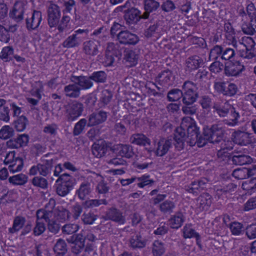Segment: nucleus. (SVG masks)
<instances>
[{"label":"nucleus","mask_w":256,"mask_h":256,"mask_svg":"<svg viewBox=\"0 0 256 256\" xmlns=\"http://www.w3.org/2000/svg\"><path fill=\"white\" fill-rule=\"evenodd\" d=\"M79 229V226L76 224H66L62 227V232L64 234H73Z\"/></svg>","instance_id":"nucleus-64"},{"label":"nucleus","mask_w":256,"mask_h":256,"mask_svg":"<svg viewBox=\"0 0 256 256\" xmlns=\"http://www.w3.org/2000/svg\"><path fill=\"white\" fill-rule=\"evenodd\" d=\"M82 42V38L76 34L68 36L63 42L62 46L66 48H72L78 46Z\"/></svg>","instance_id":"nucleus-30"},{"label":"nucleus","mask_w":256,"mask_h":256,"mask_svg":"<svg viewBox=\"0 0 256 256\" xmlns=\"http://www.w3.org/2000/svg\"><path fill=\"white\" fill-rule=\"evenodd\" d=\"M94 177L96 178L98 183L96 187V190L99 194H106L109 190V187L108 184L105 182L102 176L94 174Z\"/></svg>","instance_id":"nucleus-40"},{"label":"nucleus","mask_w":256,"mask_h":256,"mask_svg":"<svg viewBox=\"0 0 256 256\" xmlns=\"http://www.w3.org/2000/svg\"><path fill=\"white\" fill-rule=\"evenodd\" d=\"M13 53L14 48L12 46H5L2 48L0 52V58L4 61H8L10 60L11 56Z\"/></svg>","instance_id":"nucleus-52"},{"label":"nucleus","mask_w":256,"mask_h":256,"mask_svg":"<svg viewBox=\"0 0 256 256\" xmlns=\"http://www.w3.org/2000/svg\"><path fill=\"white\" fill-rule=\"evenodd\" d=\"M38 164L40 175L45 176L50 173L52 166V160H46L42 164Z\"/></svg>","instance_id":"nucleus-42"},{"label":"nucleus","mask_w":256,"mask_h":256,"mask_svg":"<svg viewBox=\"0 0 256 256\" xmlns=\"http://www.w3.org/2000/svg\"><path fill=\"white\" fill-rule=\"evenodd\" d=\"M32 183L34 186L43 189L47 188L48 185L47 180L40 176L34 177L32 180Z\"/></svg>","instance_id":"nucleus-56"},{"label":"nucleus","mask_w":256,"mask_h":256,"mask_svg":"<svg viewBox=\"0 0 256 256\" xmlns=\"http://www.w3.org/2000/svg\"><path fill=\"white\" fill-rule=\"evenodd\" d=\"M58 183L56 186V193L58 195L64 196L72 189L74 184L73 178L69 174H64L56 180Z\"/></svg>","instance_id":"nucleus-3"},{"label":"nucleus","mask_w":256,"mask_h":256,"mask_svg":"<svg viewBox=\"0 0 256 256\" xmlns=\"http://www.w3.org/2000/svg\"><path fill=\"white\" fill-rule=\"evenodd\" d=\"M182 92L178 89H174L170 90L168 94V98L170 101H176L182 97Z\"/></svg>","instance_id":"nucleus-62"},{"label":"nucleus","mask_w":256,"mask_h":256,"mask_svg":"<svg viewBox=\"0 0 256 256\" xmlns=\"http://www.w3.org/2000/svg\"><path fill=\"white\" fill-rule=\"evenodd\" d=\"M141 18H144L142 16L140 12L134 8L129 10L125 14V18L129 24H136Z\"/></svg>","instance_id":"nucleus-22"},{"label":"nucleus","mask_w":256,"mask_h":256,"mask_svg":"<svg viewBox=\"0 0 256 256\" xmlns=\"http://www.w3.org/2000/svg\"><path fill=\"white\" fill-rule=\"evenodd\" d=\"M131 143L142 146H146L150 144V140L142 134H132L130 138Z\"/></svg>","instance_id":"nucleus-24"},{"label":"nucleus","mask_w":256,"mask_h":256,"mask_svg":"<svg viewBox=\"0 0 256 256\" xmlns=\"http://www.w3.org/2000/svg\"><path fill=\"white\" fill-rule=\"evenodd\" d=\"M48 24L50 27L58 25L61 16L60 8L56 4H50L48 9Z\"/></svg>","instance_id":"nucleus-8"},{"label":"nucleus","mask_w":256,"mask_h":256,"mask_svg":"<svg viewBox=\"0 0 256 256\" xmlns=\"http://www.w3.org/2000/svg\"><path fill=\"white\" fill-rule=\"evenodd\" d=\"M24 14V6L23 3L20 2H15L12 10L10 12V18L19 22L23 19Z\"/></svg>","instance_id":"nucleus-19"},{"label":"nucleus","mask_w":256,"mask_h":256,"mask_svg":"<svg viewBox=\"0 0 256 256\" xmlns=\"http://www.w3.org/2000/svg\"><path fill=\"white\" fill-rule=\"evenodd\" d=\"M107 150L108 146L104 141L94 143L92 147V154L97 158H101L104 156Z\"/></svg>","instance_id":"nucleus-26"},{"label":"nucleus","mask_w":256,"mask_h":256,"mask_svg":"<svg viewBox=\"0 0 256 256\" xmlns=\"http://www.w3.org/2000/svg\"><path fill=\"white\" fill-rule=\"evenodd\" d=\"M151 249L153 256H162L166 250L164 244L158 240H156L152 242Z\"/></svg>","instance_id":"nucleus-31"},{"label":"nucleus","mask_w":256,"mask_h":256,"mask_svg":"<svg viewBox=\"0 0 256 256\" xmlns=\"http://www.w3.org/2000/svg\"><path fill=\"white\" fill-rule=\"evenodd\" d=\"M28 142V136L26 134H22L20 135L14 141V147L15 148H18L22 146H26Z\"/></svg>","instance_id":"nucleus-47"},{"label":"nucleus","mask_w":256,"mask_h":256,"mask_svg":"<svg viewBox=\"0 0 256 256\" xmlns=\"http://www.w3.org/2000/svg\"><path fill=\"white\" fill-rule=\"evenodd\" d=\"M232 138L236 144L240 145H246L250 142V134L244 131H235L232 134Z\"/></svg>","instance_id":"nucleus-15"},{"label":"nucleus","mask_w":256,"mask_h":256,"mask_svg":"<svg viewBox=\"0 0 256 256\" xmlns=\"http://www.w3.org/2000/svg\"><path fill=\"white\" fill-rule=\"evenodd\" d=\"M106 216L108 219L120 224H124L126 222L125 217L122 212L115 208L109 209L106 212Z\"/></svg>","instance_id":"nucleus-20"},{"label":"nucleus","mask_w":256,"mask_h":256,"mask_svg":"<svg viewBox=\"0 0 256 256\" xmlns=\"http://www.w3.org/2000/svg\"><path fill=\"white\" fill-rule=\"evenodd\" d=\"M136 180L138 182L137 185L140 188H143L145 186L151 185L154 182V180L150 178V176L146 174L140 177H136Z\"/></svg>","instance_id":"nucleus-43"},{"label":"nucleus","mask_w":256,"mask_h":256,"mask_svg":"<svg viewBox=\"0 0 256 256\" xmlns=\"http://www.w3.org/2000/svg\"><path fill=\"white\" fill-rule=\"evenodd\" d=\"M28 181V176L23 174H20L10 176L8 178V182L13 185H22Z\"/></svg>","instance_id":"nucleus-39"},{"label":"nucleus","mask_w":256,"mask_h":256,"mask_svg":"<svg viewBox=\"0 0 256 256\" xmlns=\"http://www.w3.org/2000/svg\"><path fill=\"white\" fill-rule=\"evenodd\" d=\"M92 80L97 82H104L106 80V75L103 71L94 72L90 76Z\"/></svg>","instance_id":"nucleus-61"},{"label":"nucleus","mask_w":256,"mask_h":256,"mask_svg":"<svg viewBox=\"0 0 256 256\" xmlns=\"http://www.w3.org/2000/svg\"><path fill=\"white\" fill-rule=\"evenodd\" d=\"M100 42L95 40H90L83 44V50L85 54L89 56H95L98 52Z\"/></svg>","instance_id":"nucleus-13"},{"label":"nucleus","mask_w":256,"mask_h":256,"mask_svg":"<svg viewBox=\"0 0 256 256\" xmlns=\"http://www.w3.org/2000/svg\"><path fill=\"white\" fill-rule=\"evenodd\" d=\"M242 30L244 33L248 34H256V17L251 20L250 26L243 24Z\"/></svg>","instance_id":"nucleus-50"},{"label":"nucleus","mask_w":256,"mask_h":256,"mask_svg":"<svg viewBox=\"0 0 256 256\" xmlns=\"http://www.w3.org/2000/svg\"><path fill=\"white\" fill-rule=\"evenodd\" d=\"M232 176L236 178L242 180L248 177V169L246 168H237L232 172Z\"/></svg>","instance_id":"nucleus-54"},{"label":"nucleus","mask_w":256,"mask_h":256,"mask_svg":"<svg viewBox=\"0 0 256 256\" xmlns=\"http://www.w3.org/2000/svg\"><path fill=\"white\" fill-rule=\"evenodd\" d=\"M90 183L88 181L82 182L77 190L76 194L82 200H84L92 192Z\"/></svg>","instance_id":"nucleus-23"},{"label":"nucleus","mask_w":256,"mask_h":256,"mask_svg":"<svg viewBox=\"0 0 256 256\" xmlns=\"http://www.w3.org/2000/svg\"><path fill=\"white\" fill-rule=\"evenodd\" d=\"M117 38L120 43L124 44L134 45L139 41V38L136 34L128 30L121 31L118 34Z\"/></svg>","instance_id":"nucleus-10"},{"label":"nucleus","mask_w":256,"mask_h":256,"mask_svg":"<svg viewBox=\"0 0 256 256\" xmlns=\"http://www.w3.org/2000/svg\"><path fill=\"white\" fill-rule=\"evenodd\" d=\"M52 212L54 216H56V215H57V218H56L57 220H65L70 218V212L62 207L58 208L57 210H52Z\"/></svg>","instance_id":"nucleus-49"},{"label":"nucleus","mask_w":256,"mask_h":256,"mask_svg":"<svg viewBox=\"0 0 256 256\" xmlns=\"http://www.w3.org/2000/svg\"><path fill=\"white\" fill-rule=\"evenodd\" d=\"M175 207L174 203L170 200H166L160 206V209L162 212H171Z\"/></svg>","instance_id":"nucleus-58"},{"label":"nucleus","mask_w":256,"mask_h":256,"mask_svg":"<svg viewBox=\"0 0 256 256\" xmlns=\"http://www.w3.org/2000/svg\"><path fill=\"white\" fill-rule=\"evenodd\" d=\"M226 38L228 44H232L239 52L241 57L248 59L254 57L253 48L255 43L252 38L244 36L238 42L234 33L232 30L226 32Z\"/></svg>","instance_id":"nucleus-2"},{"label":"nucleus","mask_w":256,"mask_h":256,"mask_svg":"<svg viewBox=\"0 0 256 256\" xmlns=\"http://www.w3.org/2000/svg\"><path fill=\"white\" fill-rule=\"evenodd\" d=\"M124 58L127 62H130L129 66H131L136 65L138 56L134 51L128 50L126 52Z\"/></svg>","instance_id":"nucleus-48"},{"label":"nucleus","mask_w":256,"mask_h":256,"mask_svg":"<svg viewBox=\"0 0 256 256\" xmlns=\"http://www.w3.org/2000/svg\"><path fill=\"white\" fill-rule=\"evenodd\" d=\"M86 123L87 120L85 118H82L76 123L73 130L74 135L78 136L84 130Z\"/></svg>","instance_id":"nucleus-59"},{"label":"nucleus","mask_w":256,"mask_h":256,"mask_svg":"<svg viewBox=\"0 0 256 256\" xmlns=\"http://www.w3.org/2000/svg\"><path fill=\"white\" fill-rule=\"evenodd\" d=\"M67 240L74 244L72 248V252L76 254L80 253L84 247V238L82 234L73 235L68 238Z\"/></svg>","instance_id":"nucleus-11"},{"label":"nucleus","mask_w":256,"mask_h":256,"mask_svg":"<svg viewBox=\"0 0 256 256\" xmlns=\"http://www.w3.org/2000/svg\"><path fill=\"white\" fill-rule=\"evenodd\" d=\"M64 92L66 96L70 98H76L80 94V88L76 83L70 84L64 88Z\"/></svg>","instance_id":"nucleus-34"},{"label":"nucleus","mask_w":256,"mask_h":256,"mask_svg":"<svg viewBox=\"0 0 256 256\" xmlns=\"http://www.w3.org/2000/svg\"><path fill=\"white\" fill-rule=\"evenodd\" d=\"M205 130L206 131V138L208 142L215 144L222 140L224 130L218 125H213L210 129Z\"/></svg>","instance_id":"nucleus-9"},{"label":"nucleus","mask_w":256,"mask_h":256,"mask_svg":"<svg viewBox=\"0 0 256 256\" xmlns=\"http://www.w3.org/2000/svg\"><path fill=\"white\" fill-rule=\"evenodd\" d=\"M28 124V120L24 116H20L16 122L14 126L18 132L23 131Z\"/></svg>","instance_id":"nucleus-55"},{"label":"nucleus","mask_w":256,"mask_h":256,"mask_svg":"<svg viewBox=\"0 0 256 256\" xmlns=\"http://www.w3.org/2000/svg\"><path fill=\"white\" fill-rule=\"evenodd\" d=\"M213 108L220 116H225L231 108V106L227 102H218L214 104Z\"/></svg>","instance_id":"nucleus-29"},{"label":"nucleus","mask_w":256,"mask_h":256,"mask_svg":"<svg viewBox=\"0 0 256 256\" xmlns=\"http://www.w3.org/2000/svg\"><path fill=\"white\" fill-rule=\"evenodd\" d=\"M202 62V60L198 56H190L186 60V70L189 72L196 70L200 66Z\"/></svg>","instance_id":"nucleus-25"},{"label":"nucleus","mask_w":256,"mask_h":256,"mask_svg":"<svg viewBox=\"0 0 256 256\" xmlns=\"http://www.w3.org/2000/svg\"><path fill=\"white\" fill-rule=\"evenodd\" d=\"M70 80L72 82L76 83L80 90L88 89L92 86L90 77L72 76Z\"/></svg>","instance_id":"nucleus-14"},{"label":"nucleus","mask_w":256,"mask_h":256,"mask_svg":"<svg viewBox=\"0 0 256 256\" xmlns=\"http://www.w3.org/2000/svg\"><path fill=\"white\" fill-rule=\"evenodd\" d=\"M107 114L104 111L94 112L89 116L88 126H92L100 124L105 122Z\"/></svg>","instance_id":"nucleus-18"},{"label":"nucleus","mask_w":256,"mask_h":256,"mask_svg":"<svg viewBox=\"0 0 256 256\" xmlns=\"http://www.w3.org/2000/svg\"><path fill=\"white\" fill-rule=\"evenodd\" d=\"M112 150L122 157L130 158L134 154L132 148L129 144H117L112 147Z\"/></svg>","instance_id":"nucleus-12"},{"label":"nucleus","mask_w":256,"mask_h":256,"mask_svg":"<svg viewBox=\"0 0 256 256\" xmlns=\"http://www.w3.org/2000/svg\"><path fill=\"white\" fill-rule=\"evenodd\" d=\"M212 202V197L208 193L202 194L197 200V204L202 210H208Z\"/></svg>","instance_id":"nucleus-28"},{"label":"nucleus","mask_w":256,"mask_h":256,"mask_svg":"<svg viewBox=\"0 0 256 256\" xmlns=\"http://www.w3.org/2000/svg\"><path fill=\"white\" fill-rule=\"evenodd\" d=\"M252 158L247 155L238 154L234 155L232 158V162L238 165H244L252 162Z\"/></svg>","instance_id":"nucleus-38"},{"label":"nucleus","mask_w":256,"mask_h":256,"mask_svg":"<svg viewBox=\"0 0 256 256\" xmlns=\"http://www.w3.org/2000/svg\"><path fill=\"white\" fill-rule=\"evenodd\" d=\"M146 243V240L140 235L132 236L130 240V246L132 248H144Z\"/></svg>","instance_id":"nucleus-36"},{"label":"nucleus","mask_w":256,"mask_h":256,"mask_svg":"<svg viewBox=\"0 0 256 256\" xmlns=\"http://www.w3.org/2000/svg\"><path fill=\"white\" fill-rule=\"evenodd\" d=\"M102 204H106L107 202L105 200H88L82 203V206L85 208H93L98 206Z\"/></svg>","instance_id":"nucleus-46"},{"label":"nucleus","mask_w":256,"mask_h":256,"mask_svg":"<svg viewBox=\"0 0 256 256\" xmlns=\"http://www.w3.org/2000/svg\"><path fill=\"white\" fill-rule=\"evenodd\" d=\"M52 216L50 213L46 212V210L44 209H40L37 211V220L34 228V234L35 236H40L45 231L46 226L43 220L47 221L48 218H50Z\"/></svg>","instance_id":"nucleus-4"},{"label":"nucleus","mask_w":256,"mask_h":256,"mask_svg":"<svg viewBox=\"0 0 256 256\" xmlns=\"http://www.w3.org/2000/svg\"><path fill=\"white\" fill-rule=\"evenodd\" d=\"M26 223V218L22 216H16L14 218L12 226L8 228V232L10 234L18 232L24 226Z\"/></svg>","instance_id":"nucleus-33"},{"label":"nucleus","mask_w":256,"mask_h":256,"mask_svg":"<svg viewBox=\"0 0 256 256\" xmlns=\"http://www.w3.org/2000/svg\"><path fill=\"white\" fill-rule=\"evenodd\" d=\"M230 228L232 234L238 236L244 230L242 224L238 222H233L230 224Z\"/></svg>","instance_id":"nucleus-57"},{"label":"nucleus","mask_w":256,"mask_h":256,"mask_svg":"<svg viewBox=\"0 0 256 256\" xmlns=\"http://www.w3.org/2000/svg\"><path fill=\"white\" fill-rule=\"evenodd\" d=\"M171 140L161 139L158 144L156 154L158 156H162L166 154L172 145Z\"/></svg>","instance_id":"nucleus-21"},{"label":"nucleus","mask_w":256,"mask_h":256,"mask_svg":"<svg viewBox=\"0 0 256 256\" xmlns=\"http://www.w3.org/2000/svg\"><path fill=\"white\" fill-rule=\"evenodd\" d=\"M83 106L81 103L74 102L66 106V116L69 122L76 120L82 113Z\"/></svg>","instance_id":"nucleus-7"},{"label":"nucleus","mask_w":256,"mask_h":256,"mask_svg":"<svg viewBox=\"0 0 256 256\" xmlns=\"http://www.w3.org/2000/svg\"><path fill=\"white\" fill-rule=\"evenodd\" d=\"M182 92V102L186 105H192L194 102L198 97V93Z\"/></svg>","instance_id":"nucleus-44"},{"label":"nucleus","mask_w":256,"mask_h":256,"mask_svg":"<svg viewBox=\"0 0 256 256\" xmlns=\"http://www.w3.org/2000/svg\"><path fill=\"white\" fill-rule=\"evenodd\" d=\"M214 88L216 92L226 96H232L238 91L236 86L228 82H215Z\"/></svg>","instance_id":"nucleus-5"},{"label":"nucleus","mask_w":256,"mask_h":256,"mask_svg":"<svg viewBox=\"0 0 256 256\" xmlns=\"http://www.w3.org/2000/svg\"><path fill=\"white\" fill-rule=\"evenodd\" d=\"M112 98V94L110 92L107 90H104L100 92V100L104 105H106L110 101Z\"/></svg>","instance_id":"nucleus-60"},{"label":"nucleus","mask_w":256,"mask_h":256,"mask_svg":"<svg viewBox=\"0 0 256 256\" xmlns=\"http://www.w3.org/2000/svg\"><path fill=\"white\" fill-rule=\"evenodd\" d=\"M183 236L185 238H196V243L199 244L200 242V236L196 232L192 226L190 224H186L182 229Z\"/></svg>","instance_id":"nucleus-35"},{"label":"nucleus","mask_w":256,"mask_h":256,"mask_svg":"<svg viewBox=\"0 0 256 256\" xmlns=\"http://www.w3.org/2000/svg\"><path fill=\"white\" fill-rule=\"evenodd\" d=\"M242 187L248 193L251 194L256 189V178L254 177L244 181L242 184Z\"/></svg>","instance_id":"nucleus-41"},{"label":"nucleus","mask_w":256,"mask_h":256,"mask_svg":"<svg viewBox=\"0 0 256 256\" xmlns=\"http://www.w3.org/2000/svg\"><path fill=\"white\" fill-rule=\"evenodd\" d=\"M144 9L146 12L143 15L144 18L148 16L149 13L157 10L160 6V4L155 0H144Z\"/></svg>","instance_id":"nucleus-37"},{"label":"nucleus","mask_w":256,"mask_h":256,"mask_svg":"<svg viewBox=\"0 0 256 256\" xmlns=\"http://www.w3.org/2000/svg\"><path fill=\"white\" fill-rule=\"evenodd\" d=\"M156 80L160 84L166 86L172 84L174 76L170 70H166L158 74Z\"/></svg>","instance_id":"nucleus-17"},{"label":"nucleus","mask_w":256,"mask_h":256,"mask_svg":"<svg viewBox=\"0 0 256 256\" xmlns=\"http://www.w3.org/2000/svg\"><path fill=\"white\" fill-rule=\"evenodd\" d=\"M244 69V66L239 62L230 63L225 68V72L226 74L235 76L240 73Z\"/></svg>","instance_id":"nucleus-27"},{"label":"nucleus","mask_w":256,"mask_h":256,"mask_svg":"<svg viewBox=\"0 0 256 256\" xmlns=\"http://www.w3.org/2000/svg\"><path fill=\"white\" fill-rule=\"evenodd\" d=\"M185 218L182 212H178L174 215L169 220V224L172 228L178 229L184 222Z\"/></svg>","instance_id":"nucleus-32"},{"label":"nucleus","mask_w":256,"mask_h":256,"mask_svg":"<svg viewBox=\"0 0 256 256\" xmlns=\"http://www.w3.org/2000/svg\"><path fill=\"white\" fill-rule=\"evenodd\" d=\"M42 15L40 11L34 10L32 16L26 19V26L29 30L36 29L40 24Z\"/></svg>","instance_id":"nucleus-16"},{"label":"nucleus","mask_w":256,"mask_h":256,"mask_svg":"<svg viewBox=\"0 0 256 256\" xmlns=\"http://www.w3.org/2000/svg\"><path fill=\"white\" fill-rule=\"evenodd\" d=\"M197 90L198 87L194 83L191 81H186L182 86V92L190 93H198Z\"/></svg>","instance_id":"nucleus-53"},{"label":"nucleus","mask_w":256,"mask_h":256,"mask_svg":"<svg viewBox=\"0 0 256 256\" xmlns=\"http://www.w3.org/2000/svg\"><path fill=\"white\" fill-rule=\"evenodd\" d=\"M10 40V36L8 30L2 25L0 24V41L6 44Z\"/></svg>","instance_id":"nucleus-63"},{"label":"nucleus","mask_w":256,"mask_h":256,"mask_svg":"<svg viewBox=\"0 0 256 256\" xmlns=\"http://www.w3.org/2000/svg\"><path fill=\"white\" fill-rule=\"evenodd\" d=\"M22 160L20 158H17L14 163L8 166L9 171L12 173H16L20 172L23 167Z\"/></svg>","instance_id":"nucleus-51"},{"label":"nucleus","mask_w":256,"mask_h":256,"mask_svg":"<svg viewBox=\"0 0 256 256\" xmlns=\"http://www.w3.org/2000/svg\"><path fill=\"white\" fill-rule=\"evenodd\" d=\"M206 131L204 130V136L198 137V130L194 120L191 117H184L182 120L180 126L176 130V147L178 150L182 149L184 141L190 146H194L197 144L198 147H202L208 142L206 138Z\"/></svg>","instance_id":"nucleus-1"},{"label":"nucleus","mask_w":256,"mask_h":256,"mask_svg":"<svg viewBox=\"0 0 256 256\" xmlns=\"http://www.w3.org/2000/svg\"><path fill=\"white\" fill-rule=\"evenodd\" d=\"M14 134V130L9 126H4L0 129V138L7 140L12 137Z\"/></svg>","instance_id":"nucleus-45"},{"label":"nucleus","mask_w":256,"mask_h":256,"mask_svg":"<svg viewBox=\"0 0 256 256\" xmlns=\"http://www.w3.org/2000/svg\"><path fill=\"white\" fill-rule=\"evenodd\" d=\"M55 206V200L53 198H50L48 202L46 204L44 209L46 210V212H50L52 214V216L48 218L46 221L48 222V229L50 232L53 233H56L60 230L59 224L56 222V216L54 215L52 210Z\"/></svg>","instance_id":"nucleus-6"}]
</instances>
